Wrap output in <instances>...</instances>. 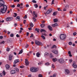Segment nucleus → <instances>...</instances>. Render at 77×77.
Returning a JSON list of instances; mask_svg holds the SVG:
<instances>
[{"label": "nucleus", "instance_id": "1", "mask_svg": "<svg viewBox=\"0 0 77 77\" xmlns=\"http://www.w3.org/2000/svg\"><path fill=\"white\" fill-rule=\"evenodd\" d=\"M0 7L1 8L0 11L1 13H5L7 10V6L5 5V2L2 0H0Z\"/></svg>", "mask_w": 77, "mask_h": 77}, {"label": "nucleus", "instance_id": "2", "mask_svg": "<svg viewBox=\"0 0 77 77\" xmlns=\"http://www.w3.org/2000/svg\"><path fill=\"white\" fill-rule=\"evenodd\" d=\"M30 71L32 72H35L38 71V69L35 67H32L30 68Z\"/></svg>", "mask_w": 77, "mask_h": 77}, {"label": "nucleus", "instance_id": "3", "mask_svg": "<svg viewBox=\"0 0 77 77\" xmlns=\"http://www.w3.org/2000/svg\"><path fill=\"white\" fill-rule=\"evenodd\" d=\"M33 16L34 17L32 18L33 20H34V21H36V19L35 18H37L38 17V14L36 13V12H35L34 11H33Z\"/></svg>", "mask_w": 77, "mask_h": 77}, {"label": "nucleus", "instance_id": "4", "mask_svg": "<svg viewBox=\"0 0 77 77\" xmlns=\"http://www.w3.org/2000/svg\"><path fill=\"white\" fill-rule=\"evenodd\" d=\"M60 37V39L63 40L66 38V36L65 34H61Z\"/></svg>", "mask_w": 77, "mask_h": 77}, {"label": "nucleus", "instance_id": "5", "mask_svg": "<svg viewBox=\"0 0 77 77\" xmlns=\"http://www.w3.org/2000/svg\"><path fill=\"white\" fill-rule=\"evenodd\" d=\"M35 44L37 45H42V43L39 41H38L37 40H36L35 41Z\"/></svg>", "mask_w": 77, "mask_h": 77}, {"label": "nucleus", "instance_id": "6", "mask_svg": "<svg viewBox=\"0 0 77 77\" xmlns=\"http://www.w3.org/2000/svg\"><path fill=\"white\" fill-rule=\"evenodd\" d=\"M51 12H52V9H50L47 11L46 14H50Z\"/></svg>", "mask_w": 77, "mask_h": 77}, {"label": "nucleus", "instance_id": "7", "mask_svg": "<svg viewBox=\"0 0 77 77\" xmlns=\"http://www.w3.org/2000/svg\"><path fill=\"white\" fill-rule=\"evenodd\" d=\"M53 53L55 54H58V51L57 50H53L52 51Z\"/></svg>", "mask_w": 77, "mask_h": 77}, {"label": "nucleus", "instance_id": "8", "mask_svg": "<svg viewBox=\"0 0 77 77\" xmlns=\"http://www.w3.org/2000/svg\"><path fill=\"white\" fill-rule=\"evenodd\" d=\"M12 20V17H7L6 18V21H11V20Z\"/></svg>", "mask_w": 77, "mask_h": 77}, {"label": "nucleus", "instance_id": "9", "mask_svg": "<svg viewBox=\"0 0 77 77\" xmlns=\"http://www.w3.org/2000/svg\"><path fill=\"white\" fill-rule=\"evenodd\" d=\"M20 62L19 59H17L14 60V64H17V63H18Z\"/></svg>", "mask_w": 77, "mask_h": 77}, {"label": "nucleus", "instance_id": "10", "mask_svg": "<svg viewBox=\"0 0 77 77\" xmlns=\"http://www.w3.org/2000/svg\"><path fill=\"white\" fill-rule=\"evenodd\" d=\"M64 61V60L63 59H60L59 60V62L60 63H63Z\"/></svg>", "mask_w": 77, "mask_h": 77}, {"label": "nucleus", "instance_id": "11", "mask_svg": "<svg viewBox=\"0 0 77 77\" xmlns=\"http://www.w3.org/2000/svg\"><path fill=\"white\" fill-rule=\"evenodd\" d=\"M25 63L26 65L27 66L29 65V61L27 60V59H25Z\"/></svg>", "mask_w": 77, "mask_h": 77}, {"label": "nucleus", "instance_id": "12", "mask_svg": "<svg viewBox=\"0 0 77 77\" xmlns=\"http://www.w3.org/2000/svg\"><path fill=\"white\" fill-rule=\"evenodd\" d=\"M69 73V71L68 69H66L65 70V74H68Z\"/></svg>", "mask_w": 77, "mask_h": 77}, {"label": "nucleus", "instance_id": "13", "mask_svg": "<svg viewBox=\"0 0 77 77\" xmlns=\"http://www.w3.org/2000/svg\"><path fill=\"white\" fill-rule=\"evenodd\" d=\"M11 74H15L16 73V71L14 70H12L10 71Z\"/></svg>", "mask_w": 77, "mask_h": 77}, {"label": "nucleus", "instance_id": "14", "mask_svg": "<svg viewBox=\"0 0 77 77\" xmlns=\"http://www.w3.org/2000/svg\"><path fill=\"white\" fill-rule=\"evenodd\" d=\"M48 28L49 29V30H50V31H52V30H53V28H52V27L50 25L48 26Z\"/></svg>", "mask_w": 77, "mask_h": 77}, {"label": "nucleus", "instance_id": "15", "mask_svg": "<svg viewBox=\"0 0 77 77\" xmlns=\"http://www.w3.org/2000/svg\"><path fill=\"white\" fill-rule=\"evenodd\" d=\"M53 27H56V26H57L58 25L57 23H55V24H53L51 25Z\"/></svg>", "mask_w": 77, "mask_h": 77}, {"label": "nucleus", "instance_id": "16", "mask_svg": "<svg viewBox=\"0 0 77 77\" xmlns=\"http://www.w3.org/2000/svg\"><path fill=\"white\" fill-rule=\"evenodd\" d=\"M12 57H13V56L12 55H10L9 57V60H12Z\"/></svg>", "mask_w": 77, "mask_h": 77}, {"label": "nucleus", "instance_id": "17", "mask_svg": "<svg viewBox=\"0 0 77 77\" xmlns=\"http://www.w3.org/2000/svg\"><path fill=\"white\" fill-rule=\"evenodd\" d=\"M41 32H44V33H45L46 32V31L44 29H42L40 30Z\"/></svg>", "mask_w": 77, "mask_h": 77}, {"label": "nucleus", "instance_id": "18", "mask_svg": "<svg viewBox=\"0 0 77 77\" xmlns=\"http://www.w3.org/2000/svg\"><path fill=\"white\" fill-rule=\"evenodd\" d=\"M18 19V21H20V17L19 16H17L16 18V20H17Z\"/></svg>", "mask_w": 77, "mask_h": 77}, {"label": "nucleus", "instance_id": "19", "mask_svg": "<svg viewBox=\"0 0 77 77\" xmlns=\"http://www.w3.org/2000/svg\"><path fill=\"white\" fill-rule=\"evenodd\" d=\"M44 56H49V53L47 52H45L44 54Z\"/></svg>", "mask_w": 77, "mask_h": 77}, {"label": "nucleus", "instance_id": "20", "mask_svg": "<svg viewBox=\"0 0 77 77\" xmlns=\"http://www.w3.org/2000/svg\"><path fill=\"white\" fill-rule=\"evenodd\" d=\"M36 55L38 57H39V56H40V53H39V52H37L36 54Z\"/></svg>", "mask_w": 77, "mask_h": 77}, {"label": "nucleus", "instance_id": "21", "mask_svg": "<svg viewBox=\"0 0 77 77\" xmlns=\"http://www.w3.org/2000/svg\"><path fill=\"white\" fill-rule=\"evenodd\" d=\"M54 23H56L58 21V19H54Z\"/></svg>", "mask_w": 77, "mask_h": 77}, {"label": "nucleus", "instance_id": "22", "mask_svg": "<svg viewBox=\"0 0 77 77\" xmlns=\"http://www.w3.org/2000/svg\"><path fill=\"white\" fill-rule=\"evenodd\" d=\"M6 68L7 69H9L10 68V66L8 65H6L5 66Z\"/></svg>", "mask_w": 77, "mask_h": 77}, {"label": "nucleus", "instance_id": "23", "mask_svg": "<svg viewBox=\"0 0 77 77\" xmlns=\"http://www.w3.org/2000/svg\"><path fill=\"white\" fill-rule=\"evenodd\" d=\"M72 66L74 68H77V65H75L74 63L72 64Z\"/></svg>", "mask_w": 77, "mask_h": 77}, {"label": "nucleus", "instance_id": "24", "mask_svg": "<svg viewBox=\"0 0 77 77\" xmlns=\"http://www.w3.org/2000/svg\"><path fill=\"white\" fill-rule=\"evenodd\" d=\"M30 27H33V23H30Z\"/></svg>", "mask_w": 77, "mask_h": 77}, {"label": "nucleus", "instance_id": "25", "mask_svg": "<svg viewBox=\"0 0 77 77\" xmlns=\"http://www.w3.org/2000/svg\"><path fill=\"white\" fill-rule=\"evenodd\" d=\"M52 60L53 62H56V61L57 60V59L56 58H53L52 59Z\"/></svg>", "mask_w": 77, "mask_h": 77}, {"label": "nucleus", "instance_id": "26", "mask_svg": "<svg viewBox=\"0 0 77 77\" xmlns=\"http://www.w3.org/2000/svg\"><path fill=\"white\" fill-rule=\"evenodd\" d=\"M54 57V56H53V55L51 53L50 54V58H52V57Z\"/></svg>", "mask_w": 77, "mask_h": 77}, {"label": "nucleus", "instance_id": "27", "mask_svg": "<svg viewBox=\"0 0 77 77\" xmlns=\"http://www.w3.org/2000/svg\"><path fill=\"white\" fill-rule=\"evenodd\" d=\"M10 6L12 8H15V5H11Z\"/></svg>", "mask_w": 77, "mask_h": 77}, {"label": "nucleus", "instance_id": "28", "mask_svg": "<svg viewBox=\"0 0 77 77\" xmlns=\"http://www.w3.org/2000/svg\"><path fill=\"white\" fill-rule=\"evenodd\" d=\"M15 69L16 70V71H17V72H18L19 71V69H18V68H15Z\"/></svg>", "mask_w": 77, "mask_h": 77}, {"label": "nucleus", "instance_id": "29", "mask_svg": "<svg viewBox=\"0 0 77 77\" xmlns=\"http://www.w3.org/2000/svg\"><path fill=\"white\" fill-rule=\"evenodd\" d=\"M34 6L35 8H37L38 7V5L35 4L34 5Z\"/></svg>", "mask_w": 77, "mask_h": 77}, {"label": "nucleus", "instance_id": "30", "mask_svg": "<svg viewBox=\"0 0 77 77\" xmlns=\"http://www.w3.org/2000/svg\"><path fill=\"white\" fill-rule=\"evenodd\" d=\"M23 53V50H21L19 52V53H18V54H21Z\"/></svg>", "mask_w": 77, "mask_h": 77}, {"label": "nucleus", "instance_id": "31", "mask_svg": "<svg viewBox=\"0 0 77 77\" xmlns=\"http://www.w3.org/2000/svg\"><path fill=\"white\" fill-rule=\"evenodd\" d=\"M51 68H53V69H54V64H52Z\"/></svg>", "mask_w": 77, "mask_h": 77}, {"label": "nucleus", "instance_id": "32", "mask_svg": "<svg viewBox=\"0 0 77 77\" xmlns=\"http://www.w3.org/2000/svg\"><path fill=\"white\" fill-rule=\"evenodd\" d=\"M45 26V25H44V24H42L41 25V27H44Z\"/></svg>", "mask_w": 77, "mask_h": 77}, {"label": "nucleus", "instance_id": "33", "mask_svg": "<svg viewBox=\"0 0 77 77\" xmlns=\"http://www.w3.org/2000/svg\"><path fill=\"white\" fill-rule=\"evenodd\" d=\"M56 45H54L52 47V48H56Z\"/></svg>", "mask_w": 77, "mask_h": 77}, {"label": "nucleus", "instance_id": "34", "mask_svg": "<svg viewBox=\"0 0 77 77\" xmlns=\"http://www.w3.org/2000/svg\"><path fill=\"white\" fill-rule=\"evenodd\" d=\"M43 63L42 61H41V62H40L39 63H38V65H41V64H42Z\"/></svg>", "mask_w": 77, "mask_h": 77}, {"label": "nucleus", "instance_id": "35", "mask_svg": "<svg viewBox=\"0 0 77 77\" xmlns=\"http://www.w3.org/2000/svg\"><path fill=\"white\" fill-rule=\"evenodd\" d=\"M32 3H36V1L35 0H33L32 1Z\"/></svg>", "mask_w": 77, "mask_h": 77}, {"label": "nucleus", "instance_id": "36", "mask_svg": "<svg viewBox=\"0 0 77 77\" xmlns=\"http://www.w3.org/2000/svg\"><path fill=\"white\" fill-rule=\"evenodd\" d=\"M41 37H42V38L43 39H45V37L43 35H41Z\"/></svg>", "mask_w": 77, "mask_h": 77}, {"label": "nucleus", "instance_id": "37", "mask_svg": "<svg viewBox=\"0 0 77 77\" xmlns=\"http://www.w3.org/2000/svg\"><path fill=\"white\" fill-rule=\"evenodd\" d=\"M2 74H3L4 75H5V74H6V72H5V71H4L2 72Z\"/></svg>", "mask_w": 77, "mask_h": 77}, {"label": "nucleus", "instance_id": "38", "mask_svg": "<svg viewBox=\"0 0 77 77\" xmlns=\"http://www.w3.org/2000/svg\"><path fill=\"white\" fill-rule=\"evenodd\" d=\"M57 14V13L56 12H54L53 13V15H56Z\"/></svg>", "mask_w": 77, "mask_h": 77}, {"label": "nucleus", "instance_id": "39", "mask_svg": "<svg viewBox=\"0 0 77 77\" xmlns=\"http://www.w3.org/2000/svg\"><path fill=\"white\" fill-rule=\"evenodd\" d=\"M14 2H20V0H14Z\"/></svg>", "mask_w": 77, "mask_h": 77}, {"label": "nucleus", "instance_id": "40", "mask_svg": "<svg viewBox=\"0 0 77 77\" xmlns=\"http://www.w3.org/2000/svg\"><path fill=\"white\" fill-rule=\"evenodd\" d=\"M38 77H43L42 75L41 74H39L38 75Z\"/></svg>", "mask_w": 77, "mask_h": 77}, {"label": "nucleus", "instance_id": "41", "mask_svg": "<svg viewBox=\"0 0 77 77\" xmlns=\"http://www.w3.org/2000/svg\"><path fill=\"white\" fill-rule=\"evenodd\" d=\"M54 0H52V3H51V5H53V4H54Z\"/></svg>", "mask_w": 77, "mask_h": 77}, {"label": "nucleus", "instance_id": "42", "mask_svg": "<svg viewBox=\"0 0 77 77\" xmlns=\"http://www.w3.org/2000/svg\"><path fill=\"white\" fill-rule=\"evenodd\" d=\"M76 35H77V33H76V32H74L73 33V35H74V36H75Z\"/></svg>", "mask_w": 77, "mask_h": 77}, {"label": "nucleus", "instance_id": "43", "mask_svg": "<svg viewBox=\"0 0 77 77\" xmlns=\"http://www.w3.org/2000/svg\"><path fill=\"white\" fill-rule=\"evenodd\" d=\"M10 37H14V34H11Z\"/></svg>", "mask_w": 77, "mask_h": 77}, {"label": "nucleus", "instance_id": "44", "mask_svg": "<svg viewBox=\"0 0 77 77\" xmlns=\"http://www.w3.org/2000/svg\"><path fill=\"white\" fill-rule=\"evenodd\" d=\"M10 50V48H8L7 49V51H9Z\"/></svg>", "mask_w": 77, "mask_h": 77}, {"label": "nucleus", "instance_id": "45", "mask_svg": "<svg viewBox=\"0 0 77 77\" xmlns=\"http://www.w3.org/2000/svg\"><path fill=\"white\" fill-rule=\"evenodd\" d=\"M14 15H15L14 17H16L17 16V13H14Z\"/></svg>", "mask_w": 77, "mask_h": 77}, {"label": "nucleus", "instance_id": "46", "mask_svg": "<svg viewBox=\"0 0 77 77\" xmlns=\"http://www.w3.org/2000/svg\"><path fill=\"white\" fill-rule=\"evenodd\" d=\"M35 30L36 31H37V32H39V29L37 28H35Z\"/></svg>", "mask_w": 77, "mask_h": 77}, {"label": "nucleus", "instance_id": "47", "mask_svg": "<svg viewBox=\"0 0 77 77\" xmlns=\"http://www.w3.org/2000/svg\"><path fill=\"white\" fill-rule=\"evenodd\" d=\"M0 77H3V74L0 73Z\"/></svg>", "mask_w": 77, "mask_h": 77}, {"label": "nucleus", "instance_id": "48", "mask_svg": "<svg viewBox=\"0 0 77 77\" xmlns=\"http://www.w3.org/2000/svg\"><path fill=\"white\" fill-rule=\"evenodd\" d=\"M46 65H50V64L48 63H45Z\"/></svg>", "mask_w": 77, "mask_h": 77}, {"label": "nucleus", "instance_id": "49", "mask_svg": "<svg viewBox=\"0 0 77 77\" xmlns=\"http://www.w3.org/2000/svg\"><path fill=\"white\" fill-rule=\"evenodd\" d=\"M23 18L25 19L27 18V15H25V16Z\"/></svg>", "mask_w": 77, "mask_h": 77}, {"label": "nucleus", "instance_id": "50", "mask_svg": "<svg viewBox=\"0 0 77 77\" xmlns=\"http://www.w3.org/2000/svg\"><path fill=\"white\" fill-rule=\"evenodd\" d=\"M72 45V42H69V45Z\"/></svg>", "mask_w": 77, "mask_h": 77}, {"label": "nucleus", "instance_id": "51", "mask_svg": "<svg viewBox=\"0 0 77 77\" xmlns=\"http://www.w3.org/2000/svg\"><path fill=\"white\" fill-rule=\"evenodd\" d=\"M26 22V20H24L23 21V24H25Z\"/></svg>", "mask_w": 77, "mask_h": 77}, {"label": "nucleus", "instance_id": "52", "mask_svg": "<svg viewBox=\"0 0 77 77\" xmlns=\"http://www.w3.org/2000/svg\"><path fill=\"white\" fill-rule=\"evenodd\" d=\"M31 35L30 36V38H32V37H33V35L32 34H31Z\"/></svg>", "mask_w": 77, "mask_h": 77}, {"label": "nucleus", "instance_id": "53", "mask_svg": "<svg viewBox=\"0 0 77 77\" xmlns=\"http://www.w3.org/2000/svg\"><path fill=\"white\" fill-rule=\"evenodd\" d=\"M69 61L70 62V63H71L72 62V60H69Z\"/></svg>", "mask_w": 77, "mask_h": 77}, {"label": "nucleus", "instance_id": "54", "mask_svg": "<svg viewBox=\"0 0 77 77\" xmlns=\"http://www.w3.org/2000/svg\"><path fill=\"white\" fill-rule=\"evenodd\" d=\"M20 4H18L17 5V7H20Z\"/></svg>", "mask_w": 77, "mask_h": 77}, {"label": "nucleus", "instance_id": "55", "mask_svg": "<svg viewBox=\"0 0 77 77\" xmlns=\"http://www.w3.org/2000/svg\"><path fill=\"white\" fill-rule=\"evenodd\" d=\"M20 68H24V66H20Z\"/></svg>", "mask_w": 77, "mask_h": 77}, {"label": "nucleus", "instance_id": "56", "mask_svg": "<svg viewBox=\"0 0 77 77\" xmlns=\"http://www.w3.org/2000/svg\"><path fill=\"white\" fill-rule=\"evenodd\" d=\"M69 14H72V11H70L69 12Z\"/></svg>", "mask_w": 77, "mask_h": 77}, {"label": "nucleus", "instance_id": "57", "mask_svg": "<svg viewBox=\"0 0 77 77\" xmlns=\"http://www.w3.org/2000/svg\"><path fill=\"white\" fill-rule=\"evenodd\" d=\"M1 44H4L5 43V42L3 41L1 42Z\"/></svg>", "mask_w": 77, "mask_h": 77}, {"label": "nucleus", "instance_id": "58", "mask_svg": "<svg viewBox=\"0 0 77 77\" xmlns=\"http://www.w3.org/2000/svg\"><path fill=\"white\" fill-rule=\"evenodd\" d=\"M16 36L18 38H19V37H20V36L18 35V34H17L16 35Z\"/></svg>", "mask_w": 77, "mask_h": 77}, {"label": "nucleus", "instance_id": "59", "mask_svg": "<svg viewBox=\"0 0 77 77\" xmlns=\"http://www.w3.org/2000/svg\"><path fill=\"white\" fill-rule=\"evenodd\" d=\"M58 10L60 11H61V10L60 9V8H58Z\"/></svg>", "mask_w": 77, "mask_h": 77}, {"label": "nucleus", "instance_id": "60", "mask_svg": "<svg viewBox=\"0 0 77 77\" xmlns=\"http://www.w3.org/2000/svg\"><path fill=\"white\" fill-rule=\"evenodd\" d=\"M28 29L29 30H32V28H28Z\"/></svg>", "mask_w": 77, "mask_h": 77}, {"label": "nucleus", "instance_id": "61", "mask_svg": "<svg viewBox=\"0 0 77 77\" xmlns=\"http://www.w3.org/2000/svg\"><path fill=\"white\" fill-rule=\"evenodd\" d=\"M29 32H27L26 36H28L29 35Z\"/></svg>", "mask_w": 77, "mask_h": 77}, {"label": "nucleus", "instance_id": "62", "mask_svg": "<svg viewBox=\"0 0 77 77\" xmlns=\"http://www.w3.org/2000/svg\"><path fill=\"white\" fill-rule=\"evenodd\" d=\"M32 77V75L31 74L29 75L28 76V77Z\"/></svg>", "mask_w": 77, "mask_h": 77}, {"label": "nucleus", "instance_id": "63", "mask_svg": "<svg viewBox=\"0 0 77 77\" xmlns=\"http://www.w3.org/2000/svg\"><path fill=\"white\" fill-rule=\"evenodd\" d=\"M68 53L69 54H71V51H69V52H68Z\"/></svg>", "mask_w": 77, "mask_h": 77}, {"label": "nucleus", "instance_id": "64", "mask_svg": "<svg viewBox=\"0 0 77 77\" xmlns=\"http://www.w3.org/2000/svg\"><path fill=\"white\" fill-rule=\"evenodd\" d=\"M3 38V36H0V39H2Z\"/></svg>", "mask_w": 77, "mask_h": 77}]
</instances>
